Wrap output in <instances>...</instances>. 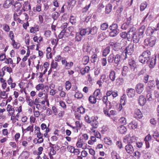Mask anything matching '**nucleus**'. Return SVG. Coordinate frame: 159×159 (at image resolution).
I'll use <instances>...</instances> for the list:
<instances>
[{"label": "nucleus", "mask_w": 159, "mask_h": 159, "mask_svg": "<svg viewBox=\"0 0 159 159\" xmlns=\"http://www.w3.org/2000/svg\"><path fill=\"white\" fill-rule=\"evenodd\" d=\"M145 27L144 25H142L139 30V32L137 33L135 28H130L129 30V39L128 40H133V42L135 43H138L140 39L143 37Z\"/></svg>", "instance_id": "nucleus-1"}, {"label": "nucleus", "mask_w": 159, "mask_h": 159, "mask_svg": "<svg viewBox=\"0 0 159 159\" xmlns=\"http://www.w3.org/2000/svg\"><path fill=\"white\" fill-rule=\"evenodd\" d=\"M13 10L14 12V19L16 18L17 16L20 15L22 13L21 8L22 5L20 3L17 2V0H13Z\"/></svg>", "instance_id": "nucleus-2"}, {"label": "nucleus", "mask_w": 159, "mask_h": 159, "mask_svg": "<svg viewBox=\"0 0 159 159\" xmlns=\"http://www.w3.org/2000/svg\"><path fill=\"white\" fill-rule=\"evenodd\" d=\"M157 38L156 37L152 36L149 38L145 39L144 41V45L148 47H153L156 43Z\"/></svg>", "instance_id": "nucleus-3"}, {"label": "nucleus", "mask_w": 159, "mask_h": 159, "mask_svg": "<svg viewBox=\"0 0 159 159\" xmlns=\"http://www.w3.org/2000/svg\"><path fill=\"white\" fill-rule=\"evenodd\" d=\"M127 58V55L124 52L121 54H116L115 56L114 63L117 65L123 61L125 60Z\"/></svg>", "instance_id": "nucleus-4"}, {"label": "nucleus", "mask_w": 159, "mask_h": 159, "mask_svg": "<svg viewBox=\"0 0 159 159\" xmlns=\"http://www.w3.org/2000/svg\"><path fill=\"white\" fill-rule=\"evenodd\" d=\"M137 45L136 44H130L126 47L125 50V52H123L127 55H131L134 52V49L137 47Z\"/></svg>", "instance_id": "nucleus-5"}, {"label": "nucleus", "mask_w": 159, "mask_h": 159, "mask_svg": "<svg viewBox=\"0 0 159 159\" xmlns=\"http://www.w3.org/2000/svg\"><path fill=\"white\" fill-rule=\"evenodd\" d=\"M152 87L148 86L146 87L145 92L146 93V98L148 101H151L152 100Z\"/></svg>", "instance_id": "nucleus-6"}, {"label": "nucleus", "mask_w": 159, "mask_h": 159, "mask_svg": "<svg viewBox=\"0 0 159 159\" xmlns=\"http://www.w3.org/2000/svg\"><path fill=\"white\" fill-rule=\"evenodd\" d=\"M98 119V117L97 116H93L91 117V121L90 123L92 126L91 130L93 132H95V130L94 129H96L98 126V123L97 121Z\"/></svg>", "instance_id": "nucleus-7"}, {"label": "nucleus", "mask_w": 159, "mask_h": 159, "mask_svg": "<svg viewBox=\"0 0 159 159\" xmlns=\"http://www.w3.org/2000/svg\"><path fill=\"white\" fill-rule=\"evenodd\" d=\"M136 138H137L134 135L130 136L129 135H128L124 137L123 141L124 143L129 144L136 142Z\"/></svg>", "instance_id": "nucleus-8"}, {"label": "nucleus", "mask_w": 159, "mask_h": 159, "mask_svg": "<svg viewBox=\"0 0 159 159\" xmlns=\"http://www.w3.org/2000/svg\"><path fill=\"white\" fill-rule=\"evenodd\" d=\"M144 85L143 84L139 83L137 84L135 87L136 92L139 94H141L144 90Z\"/></svg>", "instance_id": "nucleus-9"}, {"label": "nucleus", "mask_w": 159, "mask_h": 159, "mask_svg": "<svg viewBox=\"0 0 159 159\" xmlns=\"http://www.w3.org/2000/svg\"><path fill=\"white\" fill-rule=\"evenodd\" d=\"M156 57L151 58L149 59L148 63L149 64V66L150 68L152 69L154 67L156 63Z\"/></svg>", "instance_id": "nucleus-10"}, {"label": "nucleus", "mask_w": 159, "mask_h": 159, "mask_svg": "<svg viewBox=\"0 0 159 159\" xmlns=\"http://www.w3.org/2000/svg\"><path fill=\"white\" fill-rule=\"evenodd\" d=\"M127 94L129 98H132L135 94V90L132 88H128L126 90Z\"/></svg>", "instance_id": "nucleus-11"}, {"label": "nucleus", "mask_w": 159, "mask_h": 159, "mask_svg": "<svg viewBox=\"0 0 159 159\" xmlns=\"http://www.w3.org/2000/svg\"><path fill=\"white\" fill-rule=\"evenodd\" d=\"M61 62L62 65L64 66V67L66 69H70L73 65V63L72 62L70 61L67 62L65 60H62Z\"/></svg>", "instance_id": "nucleus-12"}, {"label": "nucleus", "mask_w": 159, "mask_h": 159, "mask_svg": "<svg viewBox=\"0 0 159 159\" xmlns=\"http://www.w3.org/2000/svg\"><path fill=\"white\" fill-rule=\"evenodd\" d=\"M125 149L127 153L130 154H132L134 151L133 146L129 144H128L125 146Z\"/></svg>", "instance_id": "nucleus-13"}, {"label": "nucleus", "mask_w": 159, "mask_h": 159, "mask_svg": "<svg viewBox=\"0 0 159 159\" xmlns=\"http://www.w3.org/2000/svg\"><path fill=\"white\" fill-rule=\"evenodd\" d=\"M138 103L141 106H143L146 103V99L143 95H140L139 98Z\"/></svg>", "instance_id": "nucleus-14"}, {"label": "nucleus", "mask_w": 159, "mask_h": 159, "mask_svg": "<svg viewBox=\"0 0 159 159\" xmlns=\"http://www.w3.org/2000/svg\"><path fill=\"white\" fill-rule=\"evenodd\" d=\"M58 90L59 91V95L60 97L63 98H65L66 95V92L63 90V88L61 86H58Z\"/></svg>", "instance_id": "nucleus-15"}, {"label": "nucleus", "mask_w": 159, "mask_h": 159, "mask_svg": "<svg viewBox=\"0 0 159 159\" xmlns=\"http://www.w3.org/2000/svg\"><path fill=\"white\" fill-rule=\"evenodd\" d=\"M99 1L100 0H92L90 4H89L88 5H86L84 8L83 9L84 11H86L88 10L89 9L91 6V3H92L94 4H96L99 2Z\"/></svg>", "instance_id": "nucleus-16"}, {"label": "nucleus", "mask_w": 159, "mask_h": 159, "mask_svg": "<svg viewBox=\"0 0 159 159\" xmlns=\"http://www.w3.org/2000/svg\"><path fill=\"white\" fill-rule=\"evenodd\" d=\"M109 77L111 81L113 82L115 80L116 78V72L114 70H111L109 72Z\"/></svg>", "instance_id": "nucleus-17"}, {"label": "nucleus", "mask_w": 159, "mask_h": 159, "mask_svg": "<svg viewBox=\"0 0 159 159\" xmlns=\"http://www.w3.org/2000/svg\"><path fill=\"white\" fill-rule=\"evenodd\" d=\"M88 29L89 34H91V35H94L97 32L98 28L97 27L95 26L92 28L88 27Z\"/></svg>", "instance_id": "nucleus-18"}, {"label": "nucleus", "mask_w": 159, "mask_h": 159, "mask_svg": "<svg viewBox=\"0 0 159 159\" xmlns=\"http://www.w3.org/2000/svg\"><path fill=\"white\" fill-rule=\"evenodd\" d=\"M13 0H6L4 3V7L5 8H8L11 5H13Z\"/></svg>", "instance_id": "nucleus-19"}, {"label": "nucleus", "mask_w": 159, "mask_h": 159, "mask_svg": "<svg viewBox=\"0 0 159 159\" xmlns=\"http://www.w3.org/2000/svg\"><path fill=\"white\" fill-rule=\"evenodd\" d=\"M143 116L142 113L141 111L138 109H136L134 111V117L136 118H141Z\"/></svg>", "instance_id": "nucleus-20"}, {"label": "nucleus", "mask_w": 159, "mask_h": 159, "mask_svg": "<svg viewBox=\"0 0 159 159\" xmlns=\"http://www.w3.org/2000/svg\"><path fill=\"white\" fill-rule=\"evenodd\" d=\"M129 64L131 69L134 70L136 67V65L134 60L133 59H129Z\"/></svg>", "instance_id": "nucleus-21"}, {"label": "nucleus", "mask_w": 159, "mask_h": 159, "mask_svg": "<svg viewBox=\"0 0 159 159\" xmlns=\"http://www.w3.org/2000/svg\"><path fill=\"white\" fill-rule=\"evenodd\" d=\"M118 131L120 134H124L127 131V129L126 127L123 125L119 126L117 128Z\"/></svg>", "instance_id": "nucleus-22"}, {"label": "nucleus", "mask_w": 159, "mask_h": 159, "mask_svg": "<svg viewBox=\"0 0 159 159\" xmlns=\"http://www.w3.org/2000/svg\"><path fill=\"white\" fill-rule=\"evenodd\" d=\"M111 155L112 159H121L119 155L115 151H113Z\"/></svg>", "instance_id": "nucleus-23"}, {"label": "nucleus", "mask_w": 159, "mask_h": 159, "mask_svg": "<svg viewBox=\"0 0 159 159\" xmlns=\"http://www.w3.org/2000/svg\"><path fill=\"white\" fill-rule=\"evenodd\" d=\"M91 49V47L88 43L85 44L83 46V50L84 52H89Z\"/></svg>", "instance_id": "nucleus-24"}, {"label": "nucleus", "mask_w": 159, "mask_h": 159, "mask_svg": "<svg viewBox=\"0 0 159 159\" xmlns=\"http://www.w3.org/2000/svg\"><path fill=\"white\" fill-rule=\"evenodd\" d=\"M151 53L150 51L147 50L144 51L142 55L143 57H145V58H147L148 60H149V59L151 58Z\"/></svg>", "instance_id": "nucleus-25"}, {"label": "nucleus", "mask_w": 159, "mask_h": 159, "mask_svg": "<svg viewBox=\"0 0 159 159\" xmlns=\"http://www.w3.org/2000/svg\"><path fill=\"white\" fill-rule=\"evenodd\" d=\"M20 156L22 157V159H27L30 156V153L27 151H24L21 153Z\"/></svg>", "instance_id": "nucleus-26"}, {"label": "nucleus", "mask_w": 159, "mask_h": 159, "mask_svg": "<svg viewBox=\"0 0 159 159\" xmlns=\"http://www.w3.org/2000/svg\"><path fill=\"white\" fill-rule=\"evenodd\" d=\"M139 60L140 62L143 64L147 63L148 61V60L143 57L142 55L139 56Z\"/></svg>", "instance_id": "nucleus-27"}, {"label": "nucleus", "mask_w": 159, "mask_h": 159, "mask_svg": "<svg viewBox=\"0 0 159 159\" xmlns=\"http://www.w3.org/2000/svg\"><path fill=\"white\" fill-rule=\"evenodd\" d=\"M90 67L89 66H86L85 68H82L80 70L81 74L82 75H84L86 73L89 72Z\"/></svg>", "instance_id": "nucleus-28"}, {"label": "nucleus", "mask_w": 159, "mask_h": 159, "mask_svg": "<svg viewBox=\"0 0 159 159\" xmlns=\"http://www.w3.org/2000/svg\"><path fill=\"white\" fill-rule=\"evenodd\" d=\"M7 110L9 112V114L11 116L13 115L15 111L14 108H12V107L9 104L7 105Z\"/></svg>", "instance_id": "nucleus-29"}, {"label": "nucleus", "mask_w": 159, "mask_h": 159, "mask_svg": "<svg viewBox=\"0 0 159 159\" xmlns=\"http://www.w3.org/2000/svg\"><path fill=\"white\" fill-rule=\"evenodd\" d=\"M132 26V25H129L126 22L123 23L121 26V29L124 30H126L127 29H129V30Z\"/></svg>", "instance_id": "nucleus-30"}, {"label": "nucleus", "mask_w": 159, "mask_h": 159, "mask_svg": "<svg viewBox=\"0 0 159 159\" xmlns=\"http://www.w3.org/2000/svg\"><path fill=\"white\" fill-rule=\"evenodd\" d=\"M89 30L88 28L82 29L80 32V33L82 36H84L85 35H89Z\"/></svg>", "instance_id": "nucleus-31"}, {"label": "nucleus", "mask_w": 159, "mask_h": 159, "mask_svg": "<svg viewBox=\"0 0 159 159\" xmlns=\"http://www.w3.org/2000/svg\"><path fill=\"white\" fill-rule=\"evenodd\" d=\"M154 28L153 29L151 27H149L147 28L146 31V33L147 35L149 36L152 34L154 33Z\"/></svg>", "instance_id": "nucleus-32"}, {"label": "nucleus", "mask_w": 159, "mask_h": 159, "mask_svg": "<svg viewBox=\"0 0 159 159\" xmlns=\"http://www.w3.org/2000/svg\"><path fill=\"white\" fill-rule=\"evenodd\" d=\"M112 8V6L111 4L110 3L107 4L105 8L106 13V14H109L111 11Z\"/></svg>", "instance_id": "nucleus-33"}, {"label": "nucleus", "mask_w": 159, "mask_h": 159, "mask_svg": "<svg viewBox=\"0 0 159 159\" xmlns=\"http://www.w3.org/2000/svg\"><path fill=\"white\" fill-rule=\"evenodd\" d=\"M128 71V68L127 66H124L122 68V75L125 76L127 75Z\"/></svg>", "instance_id": "nucleus-34"}, {"label": "nucleus", "mask_w": 159, "mask_h": 159, "mask_svg": "<svg viewBox=\"0 0 159 159\" xmlns=\"http://www.w3.org/2000/svg\"><path fill=\"white\" fill-rule=\"evenodd\" d=\"M110 52V48L109 46L107 47L102 51V55L104 57H106Z\"/></svg>", "instance_id": "nucleus-35"}, {"label": "nucleus", "mask_w": 159, "mask_h": 159, "mask_svg": "<svg viewBox=\"0 0 159 159\" xmlns=\"http://www.w3.org/2000/svg\"><path fill=\"white\" fill-rule=\"evenodd\" d=\"M147 6L148 4L146 2H143L140 5V11H143L147 7Z\"/></svg>", "instance_id": "nucleus-36"}, {"label": "nucleus", "mask_w": 159, "mask_h": 159, "mask_svg": "<svg viewBox=\"0 0 159 159\" xmlns=\"http://www.w3.org/2000/svg\"><path fill=\"white\" fill-rule=\"evenodd\" d=\"M115 56L113 54H110L108 56L107 59V61L109 63H111L114 61Z\"/></svg>", "instance_id": "nucleus-37"}, {"label": "nucleus", "mask_w": 159, "mask_h": 159, "mask_svg": "<svg viewBox=\"0 0 159 159\" xmlns=\"http://www.w3.org/2000/svg\"><path fill=\"white\" fill-rule=\"evenodd\" d=\"M52 49L50 47H48L46 50V55L48 58H51L52 57V54L50 53Z\"/></svg>", "instance_id": "nucleus-38"}, {"label": "nucleus", "mask_w": 159, "mask_h": 159, "mask_svg": "<svg viewBox=\"0 0 159 159\" xmlns=\"http://www.w3.org/2000/svg\"><path fill=\"white\" fill-rule=\"evenodd\" d=\"M51 69H56L57 70L59 69V68H58V63L56 62H54V61H53L51 63Z\"/></svg>", "instance_id": "nucleus-39"}, {"label": "nucleus", "mask_w": 159, "mask_h": 159, "mask_svg": "<svg viewBox=\"0 0 159 159\" xmlns=\"http://www.w3.org/2000/svg\"><path fill=\"white\" fill-rule=\"evenodd\" d=\"M60 16V14L57 12H53L52 15V17L54 20H57Z\"/></svg>", "instance_id": "nucleus-40"}, {"label": "nucleus", "mask_w": 159, "mask_h": 159, "mask_svg": "<svg viewBox=\"0 0 159 159\" xmlns=\"http://www.w3.org/2000/svg\"><path fill=\"white\" fill-rule=\"evenodd\" d=\"M71 87V83L69 81H66L65 84L66 89L67 91L69 90L70 89Z\"/></svg>", "instance_id": "nucleus-41"}, {"label": "nucleus", "mask_w": 159, "mask_h": 159, "mask_svg": "<svg viewBox=\"0 0 159 159\" xmlns=\"http://www.w3.org/2000/svg\"><path fill=\"white\" fill-rule=\"evenodd\" d=\"M23 10L24 11L30 10L31 9V7L30 4H29L28 2H25L23 6Z\"/></svg>", "instance_id": "nucleus-42"}, {"label": "nucleus", "mask_w": 159, "mask_h": 159, "mask_svg": "<svg viewBox=\"0 0 159 159\" xmlns=\"http://www.w3.org/2000/svg\"><path fill=\"white\" fill-rule=\"evenodd\" d=\"M82 38V36L80 33H77L75 35V41H80Z\"/></svg>", "instance_id": "nucleus-43"}, {"label": "nucleus", "mask_w": 159, "mask_h": 159, "mask_svg": "<svg viewBox=\"0 0 159 159\" xmlns=\"http://www.w3.org/2000/svg\"><path fill=\"white\" fill-rule=\"evenodd\" d=\"M128 34L129 31L127 33L125 32H122L120 34V36L122 38L124 39L127 38L129 40V35H128Z\"/></svg>", "instance_id": "nucleus-44"}, {"label": "nucleus", "mask_w": 159, "mask_h": 159, "mask_svg": "<svg viewBox=\"0 0 159 159\" xmlns=\"http://www.w3.org/2000/svg\"><path fill=\"white\" fill-rule=\"evenodd\" d=\"M96 137L94 136H91L90 137V140L88 142V143L90 145H93V143L96 141Z\"/></svg>", "instance_id": "nucleus-45"}, {"label": "nucleus", "mask_w": 159, "mask_h": 159, "mask_svg": "<svg viewBox=\"0 0 159 159\" xmlns=\"http://www.w3.org/2000/svg\"><path fill=\"white\" fill-rule=\"evenodd\" d=\"M76 145L78 148H81L83 145V141L80 139H78L76 143Z\"/></svg>", "instance_id": "nucleus-46"}, {"label": "nucleus", "mask_w": 159, "mask_h": 159, "mask_svg": "<svg viewBox=\"0 0 159 159\" xmlns=\"http://www.w3.org/2000/svg\"><path fill=\"white\" fill-rule=\"evenodd\" d=\"M70 21L72 24L74 25L76 23V17L72 15L70 16Z\"/></svg>", "instance_id": "nucleus-47"}, {"label": "nucleus", "mask_w": 159, "mask_h": 159, "mask_svg": "<svg viewBox=\"0 0 159 159\" xmlns=\"http://www.w3.org/2000/svg\"><path fill=\"white\" fill-rule=\"evenodd\" d=\"M108 24L106 23H104L101 25L100 29L102 30H105L108 28Z\"/></svg>", "instance_id": "nucleus-48"}, {"label": "nucleus", "mask_w": 159, "mask_h": 159, "mask_svg": "<svg viewBox=\"0 0 159 159\" xmlns=\"http://www.w3.org/2000/svg\"><path fill=\"white\" fill-rule=\"evenodd\" d=\"M64 36L67 37L68 35H66V32L65 30H63L58 35V37L59 38H62Z\"/></svg>", "instance_id": "nucleus-49"}, {"label": "nucleus", "mask_w": 159, "mask_h": 159, "mask_svg": "<svg viewBox=\"0 0 159 159\" xmlns=\"http://www.w3.org/2000/svg\"><path fill=\"white\" fill-rule=\"evenodd\" d=\"M98 98H97V99ZM89 99V102L93 104L95 103L96 102V98L95 97L90 96Z\"/></svg>", "instance_id": "nucleus-50"}, {"label": "nucleus", "mask_w": 159, "mask_h": 159, "mask_svg": "<svg viewBox=\"0 0 159 159\" xmlns=\"http://www.w3.org/2000/svg\"><path fill=\"white\" fill-rule=\"evenodd\" d=\"M82 60L83 64L86 65L89 61V58L88 56H85L83 57Z\"/></svg>", "instance_id": "nucleus-51"}, {"label": "nucleus", "mask_w": 159, "mask_h": 159, "mask_svg": "<svg viewBox=\"0 0 159 159\" xmlns=\"http://www.w3.org/2000/svg\"><path fill=\"white\" fill-rule=\"evenodd\" d=\"M83 96V94L79 92H76L74 95L75 97L78 99L81 98H82Z\"/></svg>", "instance_id": "nucleus-52"}, {"label": "nucleus", "mask_w": 159, "mask_h": 159, "mask_svg": "<svg viewBox=\"0 0 159 159\" xmlns=\"http://www.w3.org/2000/svg\"><path fill=\"white\" fill-rule=\"evenodd\" d=\"M3 29L5 31L8 32L10 30L9 26L7 24H5L2 25Z\"/></svg>", "instance_id": "nucleus-53"}, {"label": "nucleus", "mask_w": 159, "mask_h": 159, "mask_svg": "<svg viewBox=\"0 0 159 159\" xmlns=\"http://www.w3.org/2000/svg\"><path fill=\"white\" fill-rule=\"evenodd\" d=\"M77 111L81 114H83L85 112V110L82 106L77 108Z\"/></svg>", "instance_id": "nucleus-54"}, {"label": "nucleus", "mask_w": 159, "mask_h": 159, "mask_svg": "<svg viewBox=\"0 0 159 159\" xmlns=\"http://www.w3.org/2000/svg\"><path fill=\"white\" fill-rule=\"evenodd\" d=\"M119 122L121 124L124 125L126 124V120L125 118L122 117L119 120Z\"/></svg>", "instance_id": "nucleus-55"}, {"label": "nucleus", "mask_w": 159, "mask_h": 159, "mask_svg": "<svg viewBox=\"0 0 159 159\" xmlns=\"http://www.w3.org/2000/svg\"><path fill=\"white\" fill-rule=\"evenodd\" d=\"M119 33V32H117V31L116 32V31H111L109 33V35L111 37H114L116 36Z\"/></svg>", "instance_id": "nucleus-56"}, {"label": "nucleus", "mask_w": 159, "mask_h": 159, "mask_svg": "<svg viewBox=\"0 0 159 159\" xmlns=\"http://www.w3.org/2000/svg\"><path fill=\"white\" fill-rule=\"evenodd\" d=\"M50 152L49 154L52 155H54L56 153V152L54 150V148L50 145Z\"/></svg>", "instance_id": "nucleus-57"}, {"label": "nucleus", "mask_w": 159, "mask_h": 159, "mask_svg": "<svg viewBox=\"0 0 159 159\" xmlns=\"http://www.w3.org/2000/svg\"><path fill=\"white\" fill-rule=\"evenodd\" d=\"M41 99V98H36L35 99L34 101V104L36 106H40V105L39 104V103H40Z\"/></svg>", "instance_id": "nucleus-58"}, {"label": "nucleus", "mask_w": 159, "mask_h": 159, "mask_svg": "<svg viewBox=\"0 0 159 159\" xmlns=\"http://www.w3.org/2000/svg\"><path fill=\"white\" fill-rule=\"evenodd\" d=\"M97 59V55L96 54H93L91 57V61L92 62H95Z\"/></svg>", "instance_id": "nucleus-59"}, {"label": "nucleus", "mask_w": 159, "mask_h": 159, "mask_svg": "<svg viewBox=\"0 0 159 159\" xmlns=\"http://www.w3.org/2000/svg\"><path fill=\"white\" fill-rule=\"evenodd\" d=\"M43 88L44 85L43 84H39L36 87V88L37 90H39L40 89H43Z\"/></svg>", "instance_id": "nucleus-60"}, {"label": "nucleus", "mask_w": 159, "mask_h": 159, "mask_svg": "<svg viewBox=\"0 0 159 159\" xmlns=\"http://www.w3.org/2000/svg\"><path fill=\"white\" fill-rule=\"evenodd\" d=\"M131 20H132V16L131 15H130L129 17H127L126 22L128 23L129 25H132L133 24L131 22Z\"/></svg>", "instance_id": "nucleus-61"}, {"label": "nucleus", "mask_w": 159, "mask_h": 159, "mask_svg": "<svg viewBox=\"0 0 159 159\" xmlns=\"http://www.w3.org/2000/svg\"><path fill=\"white\" fill-rule=\"evenodd\" d=\"M123 82V80L121 78H119L116 80V84L117 85H120L122 84Z\"/></svg>", "instance_id": "nucleus-62"}, {"label": "nucleus", "mask_w": 159, "mask_h": 159, "mask_svg": "<svg viewBox=\"0 0 159 159\" xmlns=\"http://www.w3.org/2000/svg\"><path fill=\"white\" fill-rule=\"evenodd\" d=\"M9 37H10L11 40L13 41L14 42H15L14 39V35L13 32L12 31H10L9 32Z\"/></svg>", "instance_id": "nucleus-63"}, {"label": "nucleus", "mask_w": 159, "mask_h": 159, "mask_svg": "<svg viewBox=\"0 0 159 159\" xmlns=\"http://www.w3.org/2000/svg\"><path fill=\"white\" fill-rule=\"evenodd\" d=\"M117 28H118V25L117 24L115 23H113L112 25H110L109 27L110 29H117Z\"/></svg>", "instance_id": "nucleus-64"}]
</instances>
